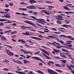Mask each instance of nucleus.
Segmentation results:
<instances>
[{
	"label": "nucleus",
	"instance_id": "nucleus-1",
	"mask_svg": "<svg viewBox=\"0 0 74 74\" xmlns=\"http://www.w3.org/2000/svg\"><path fill=\"white\" fill-rule=\"evenodd\" d=\"M30 17H31V18H33V19H35V20H36V21H36L37 22H38V23H41V24H42V25H45V24L43 22H44V23H47L46 21H44V19L40 18L39 19H36V17H34L33 16H31Z\"/></svg>",
	"mask_w": 74,
	"mask_h": 74
},
{
	"label": "nucleus",
	"instance_id": "nucleus-2",
	"mask_svg": "<svg viewBox=\"0 0 74 74\" xmlns=\"http://www.w3.org/2000/svg\"><path fill=\"white\" fill-rule=\"evenodd\" d=\"M0 13H1V14H4V16H1V17H2L3 18H10V15H10V13H7L6 12L0 11ZM0 16H1V14H0Z\"/></svg>",
	"mask_w": 74,
	"mask_h": 74
},
{
	"label": "nucleus",
	"instance_id": "nucleus-3",
	"mask_svg": "<svg viewBox=\"0 0 74 74\" xmlns=\"http://www.w3.org/2000/svg\"><path fill=\"white\" fill-rule=\"evenodd\" d=\"M54 17L56 18V19H57V20H58V21H59L60 20H61V21H63L64 20V19L63 18H63V16L58 15V16H54Z\"/></svg>",
	"mask_w": 74,
	"mask_h": 74
},
{
	"label": "nucleus",
	"instance_id": "nucleus-4",
	"mask_svg": "<svg viewBox=\"0 0 74 74\" xmlns=\"http://www.w3.org/2000/svg\"><path fill=\"white\" fill-rule=\"evenodd\" d=\"M32 58H33L34 59H36V60H39V61H40V62H42L44 64H45V65H46V64L44 62L42 61V60L40 58L38 57H32Z\"/></svg>",
	"mask_w": 74,
	"mask_h": 74
},
{
	"label": "nucleus",
	"instance_id": "nucleus-5",
	"mask_svg": "<svg viewBox=\"0 0 74 74\" xmlns=\"http://www.w3.org/2000/svg\"><path fill=\"white\" fill-rule=\"evenodd\" d=\"M61 36L63 37H65L66 38H70L71 40H74V38H72V37L70 36H66L64 35H60Z\"/></svg>",
	"mask_w": 74,
	"mask_h": 74
},
{
	"label": "nucleus",
	"instance_id": "nucleus-6",
	"mask_svg": "<svg viewBox=\"0 0 74 74\" xmlns=\"http://www.w3.org/2000/svg\"><path fill=\"white\" fill-rule=\"evenodd\" d=\"M47 71L50 74H58V73L54 71L51 70L49 69H47Z\"/></svg>",
	"mask_w": 74,
	"mask_h": 74
},
{
	"label": "nucleus",
	"instance_id": "nucleus-7",
	"mask_svg": "<svg viewBox=\"0 0 74 74\" xmlns=\"http://www.w3.org/2000/svg\"><path fill=\"white\" fill-rule=\"evenodd\" d=\"M24 22L28 24H29V25H31L32 26H35V24H34L33 23L29 21H24Z\"/></svg>",
	"mask_w": 74,
	"mask_h": 74
},
{
	"label": "nucleus",
	"instance_id": "nucleus-8",
	"mask_svg": "<svg viewBox=\"0 0 74 74\" xmlns=\"http://www.w3.org/2000/svg\"><path fill=\"white\" fill-rule=\"evenodd\" d=\"M27 8L28 9H36L37 8L35 7L34 5H30L29 6H27Z\"/></svg>",
	"mask_w": 74,
	"mask_h": 74
},
{
	"label": "nucleus",
	"instance_id": "nucleus-9",
	"mask_svg": "<svg viewBox=\"0 0 74 74\" xmlns=\"http://www.w3.org/2000/svg\"><path fill=\"white\" fill-rule=\"evenodd\" d=\"M12 61L16 63H18V64H22V62L18 60H16L15 61L13 59L12 60Z\"/></svg>",
	"mask_w": 74,
	"mask_h": 74
},
{
	"label": "nucleus",
	"instance_id": "nucleus-10",
	"mask_svg": "<svg viewBox=\"0 0 74 74\" xmlns=\"http://www.w3.org/2000/svg\"><path fill=\"white\" fill-rule=\"evenodd\" d=\"M20 51L22 52H23L24 53H26V54H29L31 53V52L30 51H26L23 50V49H21Z\"/></svg>",
	"mask_w": 74,
	"mask_h": 74
},
{
	"label": "nucleus",
	"instance_id": "nucleus-11",
	"mask_svg": "<svg viewBox=\"0 0 74 74\" xmlns=\"http://www.w3.org/2000/svg\"><path fill=\"white\" fill-rule=\"evenodd\" d=\"M15 14H16V15H24L25 16H27V15H28V14H24V13H20L16 12L15 13Z\"/></svg>",
	"mask_w": 74,
	"mask_h": 74
},
{
	"label": "nucleus",
	"instance_id": "nucleus-12",
	"mask_svg": "<svg viewBox=\"0 0 74 74\" xmlns=\"http://www.w3.org/2000/svg\"><path fill=\"white\" fill-rule=\"evenodd\" d=\"M40 49L41 51H42L43 52H44L45 53V54L47 55H49V53L47 51H45V50L43 49Z\"/></svg>",
	"mask_w": 74,
	"mask_h": 74
},
{
	"label": "nucleus",
	"instance_id": "nucleus-13",
	"mask_svg": "<svg viewBox=\"0 0 74 74\" xmlns=\"http://www.w3.org/2000/svg\"><path fill=\"white\" fill-rule=\"evenodd\" d=\"M52 36H48V37H49V38H54V36H55V37H58L59 36L58 35H56L55 34H53L52 35Z\"/></svg>",
	"mask_w": 74,
	"mask_h": 74
},
{
	"label": "nucleus",
	"instance_id": "nucleus-14",
	"mask_svg": "<svg viewBox=\"0 0 74 74\" xmlns=\"http://www.w3.org/2000/svg\"><path fill=\"white\" fill-rule=\"evenodd\" d=\"M32 38H33L34 39H35V40H41V39L38 38L37 37H34L33 36H32L31 37Z\"/></svg>",
	"mask_w": 74,
	"mask_h": 74
},
{
	"label": "nucleus",
	"instance_id": "nucleus-15",
	"mask_svg": "<svg viewBox=\"0 0 74 74\" xmlns=\"http://www.w3.org/2000/svg\"><path fill=\"white\" fill-rule=\"evenodd\" d=\"M42 11L44 13H45V14H46V15H50V13L47 12L45 10H42Z\"/></svg>",
	"mask_w": 74,
	"mask_h": 74
},
{
	"label": "nucleus",
	"instance_id": "nucleus-16",
	"mask_svg": "<svg viewBox=\"0 0 74 74\" xmlns=\"http://www.w3.org/2000/svg\"><path fill=\"white\" fill-rule=\"evenodd\" d=\"M29 2L31 4H32L33 3H37L36 1H34V0H29Z\"/></svg>",
	"mask_w": 74,
	"mask_h": 74
},
{
	"label": "nucleus",
	"instance_id": "nucleus-17",
	"mask_svg": "<svg viewBox=\"0 0 74 74\" xmlns=\"http://www.w3.org/2000/svg\"><path fill=\"white\" fill-rule=\"evenodd\" d=\"M22 34L25 36H29V31L26 32L25 33H22Z\"/></svg>",
	"mask_w": 74,
	"mask_h": 74
},
{
	"label": "nucleus",
	"instance_id": "nucleus-18",
	"mask_svg": "<svg viewBox=\"0 0 74 74\" xmlns=\"http://www.w3.org/2000/svg\"><path fill=\"white\" fill-rule=\"evenodd\" d=\"M43 55V56H45L46 58H47V59H51V58L48 57L47 55H46L43 52H41V53Z\"/></svg>",
	"mask_w": 74,
	"mask_h": 74
},
{
	"label": "nucleus",
	"instance_id": "nucleus-19",
	"mask_svg": "<svg viewBox=\"0 0 74 74\" xmlns=\"http://www.w3.org/2000/svg\"><path fill=\"white\" fill-rule=\"evenodd\" d=\"M25 27V26L23 25L21 26V28H23L22 29H27V28H28L29 29H31V28H32V27Z\"/></svg>",
	"mask_w": 74,
	"mask_h": 74
},
{
	"label": "nucleus",
	"instance_id": "nucleus-20",
	"mask_svg": "<svg viewBox=\"0 0 74 74\" xmlns=\"http://www.w3.org/2000/svg\"><path fill=\"white\" fill-rule=\"evenodd\" d=\"M62 26L63 27H67V28H68V26H69V27H71V25H62Z\"/></svg>",
	"mask_w": 74,
	"mask_h": 74
},
{
	"label": "nucleus",
	"instance_id": "nucleus-21",
	"mask_svg": "<svg viewBox=\"0 0 74 74\" xmlns=\"http://www.w3.org/2000/svg\"><path fill=\"white\" fill-rule=\"evenodd\" d=\"M16 73H18V74H26V73H25L23 72H19L18 71H15Z\"/></svg>",
	"mask_w": 74,
	"mask_h": 74
},
{
	"label": "nucleus",
	"instance_id": "nucleus-22",
	"mask_svg": "<svg viewBox=\"0 0 74 74\" xmlns=\"http://www.w3.org/2000/svg\"><path fill=\"white\" fill-rule=\"evenodd\" d=\"M5 50L6 51L5 52L6 53H7L8 55H10V51L8 49H5Z\"/></svg>",
	"mask_w": 74,
	"mask_h": 74
},
{
	"label": "nucleus",
	"instance_id": "nucleus-23",
	"mask_svg": "<svg viewBox=\"0 0 74 74\" xmlns=\"http://www.w3.org/2000/svg\"><path fill=\"white\" fill-rule=\"evenodd\" d=\"M24 64H26L27 63H30V61H29L26 60H24Z\"/></svg>",
	"mask_w": 74,
	"mask_h": 74
},
{
	"label": "nucleus",
	"instance_id": "nucleus-24",
	"mask_svg": "<svg viewBox=\"0 0 74 74\" xmlns=\"http://www.w3.org/2000/svg\"><path fill=\"white\" fill-rule=\"evenodd\" d=\"M66 10H71V9H69V8H68V7L66 6H64L63 7Z\"/></svg>",
	"mask_w": 74,
	"mask_h": 74
},
{
	"label": "nucleus",
	"instance_id": "nucleus-25",
	"mask_svg": "<svg viewBox=\"0 0 74 74\" xmlns=\"http://www.w3.org/2000/svg\"><path fill=\"white\" fill-rule=\"evenodd\" d=\"M55 66H57V67H62V66L60 64H54Z\"/></svg>",
	"mask_w": 74,
	"mask_h": 74
},
{
	"label": "nucleus",
	"instance_id": "nucleus-26",
	"mask_svg": "<svg viewBox=\"0 0 74 74\" xmlns=\"http://www.w3.org/2000/svg\"><path fill=\"white\" fill-rule=\"evenodd\" d=\"M70 43H72V41H67L66 42V44L68 45H71Z\"/></svg>",
	"mask_w": 74,
	"mask_h": 74
},
{
	"label": "nucleus",
	"instance_id": "nucleus-27",
	"mask_svg": "<svg viewBox=\"0 0 74 74\" xmlns=\"http://www.w3.org/2000/svg\"><path fill=\"white\" fill-rule=\"evenodd\" d=\"M48 7L49 10H51L52 9V8H54L55 7L53 6H48Z\"/></svg>",
	"mask_w": 74,
	"mask_h": 74
},
{
	"label": "nucleus",
	"instance_id": "nucleus-28",
	"mask_svg": "<svg viewBox=\"0 0 74 74\" xmlns=\"http://www.w3.org/2000/svg\"><path fill=\"white\" fill-rule=\"evenodd\" d=\"M1 40H6L7 39L5 37V36H2L1 37Z\"/></svg>",
	"mask_w": 74,
	"mask_h": 74
},
{
	"label": "nucleus",
	"instance_id": "nucleus-29",
	"mask_svg": "<svg viewBox=\"0 0 74 74\" xmlns=\"http://www.w3.org/2000/svg\"><path fill=\"white\" fill-rule=\"evenodd\" d=\"M53 50L56 52L57 53H58V52H61V51L60 50H57L55 49H53Z\"/></svg>",
	"mask_w": 74,
	"mask_h": 74
},
{
	"label": "nucleus",
	"instance_id": "nucleus-30",
	"mask_svg": "<svg viewBox=\"0 0 74 74\" xmlns=\"http://www.w3.org/2000/svg\"><path fill=\"white\" fill-rule=\"evenodd\" d=\"M43 29L44 30H44V32H45L46 33H47V32H49V30H48V29H46L45 28H44Z\"/></svg>",
	"mask_w": 74,
	"mask_h": 74
},
{
	"label": "nucleus",
	"instance_id": "nucleus-31",
	"mask_svg": "<svg viewBox=\"0 0 74 74\" xmlns=\"http://www.w3.org/2000/svg\"><path fill=\"white\" fill-rule=\"evenodd\" d=\"M56 23H57V24H59V25H61L62 24V22L58 20L56 21Z\"/></svg>",
	"mask_w": 74,
	"mask_h": 74
},
{
	"label": "nucleus",
	"instance_id": "nucleus-32",
	"mask_svg": "<svg viewBox=\"0 0 74 74\" xmlns=\"http://www.w3.org/2000/svg\"><path fill=\"white\" fill-rule=\"evenodd\" d=\"M65 54H66V55H67V56H70V57H71V55H70V54L69 53H64Z\"/></svg>",
	"mask_w": 74,
	"mask_h": 74
},
{
	"label": "nucleus",
	"instance_id": "nucleus-33",
	"mask_svg": "<svg viewBox=\"0 0 74 74\" xmlns=\"http://www.w3.org/2000/svg\"><path fill=\"white\" fill-rule=\"evenodd\" d=\"M5 21H8V23H11V21H10V20H5L4 19Z\"/></svg>",
	"mask_w": 74,
	"mask_h": 74
},
{
	"label": "nucleus",
	"instance_id": "nucleus-34",
	"mask_svg": "<svg viewBox=\"0 0 74 74\" xmlns=\"http://www.w3.org/2000/svg\"><path fill=\"white\" fill-rule=\"evenodd\" d=\"M4 62H5V63H9L10 61L7 60H4L3 61Z\"/></svg>",
	"mask_w": 74,
	"mask_h": 74
},
{
	"label": "nucleus",
	"instance_id": "nucleus-35",
	"mask_svg": "<svg viewBox=\"0 0 74 74\" xmlns=\"http://www.w3.org/2000/svg\"><path fill=\"white\" fill-rule=\"evenodd\" d=\"M61 62H63V63H64V64H65V63H66V62H67V60H61Z\"/></svg>",
	"mask_w": 74,
	"mask_h": 74
},
{
	"label": "nucleus",
	"instance_id": "nucleus-36",
	"mask_svg": "<svg viewBox=\"0 0 74 74\" xmlns=\"http://www.w3.org/2000/svg\"><path fill=\"white\" fill-rule=\"evenodd\" d=\"M56 71H57L58 72H59V73H62V71L61 70L58 69H56Z\"/></svg>",
	"mask_w": 74,
	"mask_h": 74
},
{
	"label": "nucleus",
	"instance_id": "nucleus-37",
	"mask_svg": "<svg viewBox=\"0 0 74 74\" xmlns=\"http://www.w3.org/2000/svg\"><path fill=\"white\" fill-rule=\"evenodd\" d=\"M11 31H12V30H9V31H4V33H9V32H11Z\"/></svg>",
	"mask_w": 74,
	"mask_h": 74
},
{
	"label": "nucleus",
	"instance_id": "nucleus-38",
	"mask_svg": "<svg viewBox=\"0 0 74 74\" xmlns=\"http://www.w3.org/2000/svg\"><path fill=\"white\" fill-rule=\"evenodd\" d=\"M21 4H24L25 5H28V4L27 3H25V2H22L20 3Z\"/></svg>",
	"mask_w": 74,
	"mask_h": 74
},
{
	"label": "nucleus",
	"instance_id": "nucleus-39",
	"mask_svg": "<svg viewBox=\"0 0 74 74\" xmlns=\"http://www.w3.org/2000/svg\"><path fill=\"white\" fill-rule=\"evenodd\" d=\"M57 41H58V42H60L61 44H64V43L62 40H58Z\"/></svg>",
	"mask_w": 74,
	"mask_h": 74
},
{
	"label": "nucleus",
	"instance_id": "nucleus-40",
	"mask_svg": "<svg viewBox=\"0 0 74 74\" xmlns=\"http://www.w3.org/2000/svg\"><path fill=\"white\" fill-rule=\"evenodd\" d=\"M4 11L5 12H8L9 11H10V9H4Z\"/></svg>",
	"mask_w": 74,
	"mask_h": 74
},
{
	"label": "nucleus",
	"instance_id": "nucleus-41",
	"mask_svg": "<svg viewBox=\"0 0 74 74\" xmlns=\"http://www.w3.org/2000/svg\"><path fill=\"white\" fill-rule=\"evenodd\" d=\"M4 45V46H6V47H9V48H10V49H12V46H8L5 45Z\"/></svg>",
	"mask_w": 74,
	"mask_h": 74
},
{
	"label": "nucleus",
	"instance_id": "nucleus-42",
	"mask_svg": "<svg viewBox=\"0 0 74 74\" xmlns=\"http://www.w3.org/2000/svg\"><path fill=\"white\" fill-rule=\"evenodd\" d=\"M9 55L10 56H14V53H13L10 52Z\"/></svg>",
	"mask_w": 74,
	"mask_h": 74
},
{
	"label": "nucleus",
	"instance_id": "nucleus-43",
	"mask_svg": "<svg viewBox=\"0 0 74 74\" xmlns=\"http://www.w3.org/2000/svg\"><path fill=\"white\" fill-rule=\"evenodd\" d=\"M66 66L67 67H68L69 69H70L71 68V67H70V66H69V64H66Z\"/></svg>",
	"mask_w": 74,
	"mask_h": 74
},
{
	"label": "nucleus",
	"instance_id": "nucleus-44",
	"mask_svg": "<svg viewBox=\"0 0 74 74\" xmlns=\"http://www.w3.org/2000/svg\"><path fill=\"white\" fill-rule=\"evenodd\" d=\"M17 32H16V31H14L13 32H12L11 33V34H14V33H16Z\"/></svg>",
	"mask_w": 74,
	"mask_h": 74
},
{
	"label": "nucleus",
	"instance_id": "nucleus-45",
	"mask_svg": "<svg viewBox=\"0 0 74 74\" xmlns=\"http://www.w3.org/2000/svg\"><path fill=\"white\" fill-rule=\"evenodd\" d=\"M69 70H70L71 71V72H72V74H74V71L73 70V69H71V68Z\"/></svg>",
	"mask_w": 74,
	"mask_h": 74
},
{
	"label": "nucleus",
	"instance_id": "nucleus-46",
	"mask_svg": "<svg viewBox=\"0 0 74 74\" xmlns=\"http://www.w3.org/2000/svg\"><path fill=\"white\" fill-rule=\"evenodd\" d=\"M53 33H56V34H61V33L58 32H53Z\"/></svg>",
	"mask_w": 74,
	"mask_h": 74
},
{
	"label": "nucleus",
	"instance_id": "nucleus-47",
	"mask_svg": "<svg viewBox=\"0 0 74 74\" xmlns=\"http://www.w3.org/2000/svg\"><path fill=\"white\" fill-rule=\"evenodd\" d=\"M36 72L38 73H39V74H41V71L40 70H38L37 71H36Z\"/></svg>",
	"mask_w": 74,
	"mask_h": 74
},
{
	"label": "nucleus",
	"instance_id": "nucleus-48",
	"mask_svg": "<svg viewBox=\"0 0 74 74\" xmlns=\"http://www.w3.org/2000/svg\"><path fill=\"white\" fill-rule=\"evenodd\" d=\"M31 56H30L27 55L26 58H27V59H29V58H30V57H31Z\"/></svg>",
	"mask_w": 74,
	"mask_h": 74
},
{
	"label": "nucleus",
	"instance_id": "nucleus-49",
	"mask_svg": "<svg viewBox=\"0 0 74 74\" xmlns=\"http://www.w3.org/2000/svg\"><path fill=\"white\" fill-rule=\"evenodd\" d=\"M45 2L46 3H50V4H51L53 3L52 2H50L49 1H46Z\"/></svg>",
	"mask_w": 74,
	"mask_h": 74
},
{
	"label": "nucleus",
	"instance_id": "nucleus-50",
	"mask_svg": "<svg viewBox=\"0 0 74 74\" xmlns=\"http://www.w3.org/2000/svg\"><path fill=\"white\" fill-rule=\"evenodd\" d=\"M48 43H49V44H52L53 45H55L56 47L57 46V45H56V44H55V43H52L50 42H48Z\"/></svg>",
	"mask_w": 74,
	"mask_h": 74
},
{
	"label": "nucleus",
	"instance_id": "nucleus-51",
	"mask_svg": "<svg viewBox=\"0 0 74 74\" xmlns=\"http://www.w3.org/2000/svg\"><path fill=\"white\" fill-rule=\"evenodd\" d=\"M54 58L56 59H60V58L59 57H55Z\"/></svg>",
	"mask_w": 74,
	"mask_h": 74
},
{
	"label": "nucleus",
	"instance_id": "nucleus-52",
	"mask_svg": "<svg viewBox=\"0 0 74 74\" xmlns=\"http://www.w3.org/2000/svg\"><path fill=\"white\" fill-rule=\"evenodd\" d=\"M53 42H54V43H55V44H56V45H60V44L59 43H58L57 42H55V41H54Z\"/></svg>",
	"mask_w": 74,
	"mask_h": 74
},
{
	"label": "nucleus",
	"instance_id": "nucleus-53",
	"mask_svg": "<svg viewBox=\"0 0 74 74\" xmlns=\"http://www.w3.org/2000/svg\"><path fill=\"white\" fill-rule=\"evenodd\" d=\"M16 35H12L11 36V38H14L16 37Z\"/></svg>",
	"mask_w": 74,
	"mask_h": 74
},
{
	"label": "nucleus",
	"instance_id": "nucleus-54",
	"mask_svg": "<svg viewBox=\"0 0 74 74\" xmlns=\"http://www.w3.org/2000/svg\"><path fill=\"white\" fill-rule=\"evenodd\" d=\"M62 51H64V52H69V51H67L65 49H62Z\"/></svg>",
	"mask_w": 74,
	"mask_h": 74
},
{
	"label": "nucleus",
	"instance_id": "nucleus-55",
	"mask_svg": "<svg viewBox=\"0 0 74 74\" xmlns=\"http://www.w3.org/2000/svg\"><path fill=\"white\" fill-rule=\"evenodd\" d=\"M51 29L52 30H53V31H56L57 30L56 29L53 28H51Z\"/></svg>",
	"mask_w": 74,
	"mask_h": 74
},
{
	"label": "nucleus",
	"instance_id": "nucleus-56",
	"mask_svg": "<svg viewBox=\"0 0 74 74\" xmlns=\"http://www.w3.org/2000/svg\"><path fill=\"white\" fill-rule=\"evenodd\" d=\"M61 65L62 66V67H65V66H66V65H65V64H63L62 63L61 64Z\"/></svg>",
	"mask_w": 74,
	"mask_h": 74
},
{
	"label": "nucleus",
	"instance_id": "nucleus-57",
	"mask_svg": "<svg viewBox=\"0 0 74 74\" xmlns=\"http://www.w3.org/2000/svg\"><path fill=\"white\" fill-rule=\"evenodd\" d=\"M9 5H10L11 7H12V5H13L14 4L12 3H9Z\"/></svg>",
	"mask_w": 74,
	"mask_h": 74
},
{
	"label": "nucleus",
	"instance_id": "nucleus-58",
	"mask_svg": "<svg viewBox=\"0 0 74 74\" xmlns=\"http://www.w3.org/2000/svg\"><path fill=\"white\" fill-rule=\"evenodd\" d=\"M38 37H39L40 38H44V37L43 36H42V35H40L38 36Z\"/></svg>",
	"mask_w": 74,
	"mask_h": 74
},
{
	"label": "nucleus",
	"instance_id": "nucleus-59",
	"mask_svg": "<svg viewBox=\"0 0 74 74\" xmlns=\"http://www.w3.org/2000/svg\"><path fill=\"white\" fill-rule=\"evenodd\" d=\"M56 48H57L60 49V48H61V47H60V46L58 45L56 46Z\"/></svg>",
	"mask_w": 74,
	"mask_h": 74
},
{
	"label": "nucleus",
	"instance_id": "nucleus-60",
	"mask_svg": "<svg viewBox=\"0 0 74 74\" xmlns=\"http://www.w3.org/2000/svg\"><path fill=\"white\" fill-rule=\"evenodd\" d=\"M19 67H18L17 69V70L18 71H21L22 70V69H19Z\"/></svg>",
	"mask_w": 74,
	"mask_h": 74
},
{
	"label": "nucleus",
	"instance_id": "nucleus-61",
	"mask_svg": "<svg viewBox=\"0 0 74 74\" xmlns=\"http://www.w3.org/2000/svg\"><path fill=\"white\" fill-rule=\"evenodd\" d=\"M38 8H39V9H40V10H41V9H45L46 8L44 7V8H41L38 7Z\"/></svg>",
	"mask_w": 74,
	"mask_h": 74
},
{
	"label": "nucleus",
	"instance_id": "nucleus-62",
	"mask_svg": "<svg viewBox=\"0 0 74 74\" xmlns=\"http://www.w3.org/2000/svg\"><path fill=\"white\" fill-rule=\"evenodd\" d=\"M27 74H33V73L32 71H30L29 72H28L27 73Z\"/></svg>",
	"mask_w": 74,
	"mask_h": 74
},
{
	"label": "nucleus",
	"instance_id": "nucleus-63",
	"mask_svg": "<svg viewBox=\"0 0 74 74\" xmlns=\"http://www.w3.org/2000/svg\"><path fill=\"white\" fill-rule=\"evenodd\" d=\"M4 23H0V26H4Z\"/></svg>",
	"mask_w": 74,
	"mask_h": 74
},
{
	"label": "nucleus",
	"instance_id": "nucleus-64",
	"mask_svg": "<svg viewBox=\"0 0 74 74\" xmlns=\"http://www.w3.org/2000/svg\"><path fill=\"white\" fill-rule=\"evenodd\" d=\"M3 70H4V71H8L9 70L7 68H5L3 69Z\"/></svg>",
	"mask_w": 74,
	"mask_h": 74
}]
</instances>
